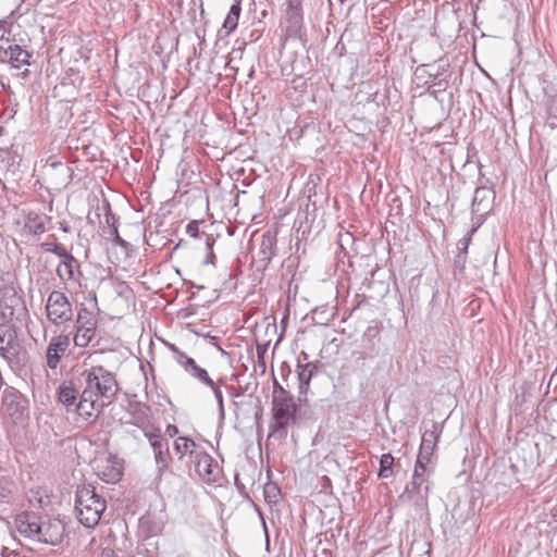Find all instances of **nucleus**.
Instances as JSON below:
<instances>
[{
    "instance_id": "nucleus-42",
    "label": "nucleus",
    "mask_w": 557,
    "mask_h": 557,
    "mask_svg": "<svg viewBox=\"0 0 557 557\" xmlns=\"http://www.w3.org/2000/svg\"><path fill=\"white\" fill-rule=\"evenodd\" d=\"M186 233L190 237H197L199 236V225L197 221H190L186 226Z\"/></svg>"
},
{
    "instance_id": "nucleus-27",
    "label": "nucleus",
    "mask_w": 557,
    "mask_h": 557,
    "mask_svg": "<svg viewBox=\"0 0 557 557\" xmlns=\"http://www.w3.org/2000/svg\"><path fill=\"white\" fill-rule=\"evenodd\" d=\"M297 370H298L299 393L306 394L309 388L310 381H311L312 376L314 375V373L317 372V366L311 362H308L305 364L298 363Z\"/></svg>"
},
{
    "instance_id": "nucleus-24",
    "label": "nucleus",
    "mask_w": 557,
    "mask_h": 557,
    "mask_svg": "<svg viewBox=\"0 0 557 557\" xmlns=\"http://www.w3.org/2000/svg\"><path fill=\"white\" fill-rule=\"evenodd\" d=\"M150 447L152 448L153 451L157 471L159 474H162L169 469L171 461L169 444L166 441L162 440L151 445Z\"/></svg>"
},
{
    "instance_id": "nucleus-1",
    "label": "nucleus",
    "mask_w": 557,
    "mask_h": 557,
    "mask_svg": "<svg viewBox=\"0 0 557 557\" xmlns=\"http://www.w3.org/2000/svg\"><path fill=\"white\" fill-rule=\"evenodd\" d=\"M298 406L294 397L276 381L273 384L272 412L273 424L270 436L280 440L286 438L288 428L296 423Z\"/></svg>"
},
{
    "instance_id": "nucleus-40",
    "label": "nucleus",
    "mask_w": 557,
    "mask_h": 557,
    "mask_svg": "<svg viewBox=\"0 0 557 557\" xmlns=\"http://www.w3.org/2000/svg\"><path fill=\"white\" fill-rule=\"evenodd\" d=\"M547 113L550 120L557 121V94L549 98Z\"/></svg>"
},
{
    "instance_id": "nucleus-44",
    "label": "nucleus",
    "mask_w": 557,
    "mask_h": 557,
    "mask_svg": "<svg viewBox=\"0 0 557 557\" xmlns=\"http://www.w3.org/2000/svg\"><path fill=\"white\" fill-rule=\"evenodd\" d=\"M466 259H467V256L460 258V253H457V256L455 258V267L463 269Z\"/></svg>"
},
{
    "instance_id": "nucleus-45",
    "label": "nucleus",
    "mask_w": 557,
    "mask_h": 557,
    "mask_svg": "<svg viewBox=\"0 0 557 557\" xmlns=\"http://www.w3.org/2000/svg\"><path fill=\"white\" fill-rule=\"evenodd\" d=\"M227 392L234 398L240 397L243 395V393L238 391L235 386H228Z\"/></svg>"
},
{
    "instance_id": "nucleus-9",
    "label": "nucleus",
    "mask_w": 557,
    "mask_h": 557,
    "mask_svg": "<svg viewBox=\"0 0 557 557\" xmlns=\"http://www.w3.org/2000/svg\"><path fill=\"white\" fill-rule=\"evenodd\" d=\"M18 354V341L11 319L0 317V355L11 360Z\"/></svg>"
},
{
    "instance_id": "nucleus-19",
    "label": "nucleus",
    "mask_w": 557,
    "mask_h": 557,
    "mask_svg": "<svg viewBox=\"0 0 557 557\" xmlns=\"http://www.w3.org/2000/svg\"><path fill=\"white\" fill-rule=\"evenodd\" d=\"M22 297L13 287L4 286L0 288V306L2 308L0 317L11 318L16 309L22 307Z\"/></svg>"
},
{
    "instance_id": "nucleus-37",
    "label": "nucleus",
    "mask_w": 557,
    "mask_h": 557,
    "mask_svg": "<svg viewBox=\"0 0 557 557\" xmlns=\"http://www.w3.org/2000/svg\"><path fill=\"white\" fill-rule=\"evenodd\" d=\"M280 494V488L275 484H267L264 487V497L270 503H276V497Z\"/></svg>"
},
{
    "instance_id": "nucleus-5",
    "label": "nucleus",
    "mask_w": 557,
    "mask_h": 557,
    "mask_svg": "<svg viewBox=\"0 0 557 557\" xmlns=\"http://www.w3.org/2000/svg\"><path fill=\"white\" fill-rule=\"evenodd\" d=\"M431 463V461H425L418 458L416 460L411 481L405 488V494L407 497L411 500H414L416 503L426 499L430 492L429 478L433 471Z\"/></svg>"
},
{
    "instance_id": "nucleus-33",
    "label": "nucleus",
    "mask_w": 557,
    "mask_h": 557,
    "mask_svg": "<svg viewBox=\"0 0 557 557\" xmlns=\"http://www.w3.org/2000/svg\"><path fill=\"white\" fill-rule=\"evenodd\" d=\"M41 248L45 251L52 252L60 258L66 257V255L69 253L64 246L55 242H45L41 244Z\"/></svg>"
},
{
    "instance_id": "nucleus-16",
    "label": "nucleus",
    "mask_w": 557,
    "mask_h": 557,
    "mask_svg": "<svg viewBox=\"0 0 557 557\" xmlns=\"http://www.w3.org/2000/svg\"><path fill=\"white\" fill-rule=\"evenodd\" d=\"M97 474L106 483L115 484L122 478V465L115 457H108L97 462Z\"/></svg>"
},
{
    "instance_id": "nucleus-10",
    "label": "nucleus",
    "mask_w": 557,
    "mask_h": 557,
    "mask_svg": "<svg viewBox=\"0 0 557 557\" xmlns=\"http://www.w3.org/2000/svg\"><path fill=\"white\" fill-rule=\"evenodd\" d=\"M381 342L377 327H368L361 337L360 350L356 351V363L364 366L367 359H373L379 354Z\"/></svg>"
},
{
    "instance_id": "nucleus-35",
    "label": "nucleus",
    "mask_w": 557,
    "mask_h": 557,
    "mask_svg": "<svg viewBox=\"0 0 557 557\" xmlns=\"http://www.w3.org/2000/svg\"><path fill=\"white\" fill-rule=\"evenodd\" d=\"M104 222L109 231L113 230V227H117V218L112 212L109 203H106L104 206Z\"/></svg>"
},
{
    "instance_id": "nucleus-46",
    "label": "nucleus",
    "mask_w": 557,
    "mask_h": 557,
    "mask_svg": "<svg viewBox=\"0 0 557 557\" xmlns=\"http://www.w3.org/2000/svg\"><path fill=\"white\" fill-rule=\"evenodd\" d=\"M263 527H264V530L267 531V523L263 521Z\"/></svg>"
},
{
    "instance_id": "nucleus-43",
    "label": "nucleus",
    "mask_w": 557,
    "mask_h": 557,
    "mask_svg": "<svg viewBox=\"0 0 557 557\" xmlns=\"http://www.w3.org/2000/svg\"><path fill=\"white\" fill-rule=\"evenodd\" d=\"M164 433L169 437H174L178 434V428L175 424H168Z\"/></svg>"
},
{
    "instance_id": "nucleus-6",
    "label": "nucleus",
    "mask_w": 557,
    "mask_h": 557,
    "mask_svg": "<svg viewBox=\"0 0 557 557\" xmlns=\"http://www.w3.org/2000/svg\"><path fill=\"white\" fill-rule=\"evenodd\" d=\"M97 323L98 321L94 312L84 306L78 308L73 337L75 346L85 348L89 345L95 337Z\"/></svg>"
},
{
    "instance_id": "nucleus-28",
    "label": "nucleus",
    "mask_w": 557,
    "mask_h": 557,
    "mask_svg": "<svg viewBox=\"0 0 557 557\" xmlns=\"http://www.w3.org/2000/svg\"><path fill=\"white\" fill-rule=\"evenodd\" d=\"M240 12L242 0H234V3L231 5V9L223 23V28L226 29L227 35L237 28Z\"/></svg>"
},
{
    "instance_id": "nucleus-29",
    "label": "nucleus",
    "mask_w": 557,
    "mask_h": 557,
    "mask_svg": "<svg viewBox=\"0 0 557 557\" xmlns=\"http://www.w3.org/2000/svg\"><path fill=\"white\" fill-rule=\"evenodd\" d=\"M58 398L59 401L65 406H71L75 404L76 389L72 382H63L59 386Z\"/></svg>"
},
{
    "instance_id": "nucleus-31",
    "label": "nucleus",
    "mask_w": 557,
    "mask_h": 557,
    "mask_svg": "<svg viewBox=\"0 0 557 557\" xmlns=\"http://www.w3.org/2000/svg\"><path fill=\"white\" fill-rule=\"evenodd\" d=\"M394 457L392 454H383L380 458L379 476L381 479H388L393 474Z\"/></svg>"
},
{
    "instance_id": "nucleus-22",
    "label": "nucleus",
    "mask_w": 557,
    "mask_h": 557,
    "mask_svg": "<svg viewBox=\"0 0 557 557\" xmlns=\"http://www.w3.org/2000/svg\"><path fill=\"white\" fill-rule=\"evenodd\" d=\"M494 198L495 194L492 188L476 187L472 199V212L479 215L486 214L492 208Z\"/></svg>"
},
{
    "instance_id": "nucleus-38",
    "label": "nucleus",
    "mask_w": 557,
    "mask_h": 557,
    "mask_svg": "<svg viewBox=\"0 0 557 557\" xmlns=\"http://www.w3.org/2000/svg\"><path fill=\"white\" fill-rule=\"evenodd\" d=\"M215 243V239L209 235H206V247L208 249V255H207V258L205 260V263L206 264H213V260L215 258L214 253H213V245Z\"/></svg>"
},
{
    "instance_id": "nucleus-30",
    "label": "nucleus",
    "mask_w": 557,
    "mask_h": 557,
    "mask_svg": "<svg viewBox=\"0 0 557 557\" xmlns=\"http://www.w3.org/2000/svg\"><path fill=\"white\" fill-rule=\"evenodd\" d=\"M47 216L45 215H28L25 222V227L34 235H40L46 231Z\"/></svg>"
},
{
    "instance_id": "nucleus-7",
    "label": "nucleus",
    "mask_w": 557,
    "mask_h": 557,
    "mask_svg": "<svg viewBox=\"0 0 557 557\" xmlns=\"http://www.w3.org/2000/svg\"><path fill=\"white\" fill-rule=\"evenodd\" d=\"M284 37L297 38L304 28V14L301 0H286V9L281 23Z\"/></svg>"
},
{
    "instance_id": "nucleus-2",
    "label": "nucleus",
    "mask_w": 557,
    "mask_h": 557,
    "mask_svg": "<svg viewBox=\"0 0 557 557\" xmlns=\"http://www.w3.org/2000/svg\"><path fill=\"white\" fill-rule=\"evenodd\" d=\"M82 377L85 382L83 391L87 392L88 396L98 397L103 401L107 400V404H109L117 394L119 383L116 376L103 366L85 368L82 372Z\"/></svg>"
},
{
    "instance_id": "nucleus-12",
    "label": "nucleus",
    "mask_w": 557,
    "mask_h": 557,
    "mask_svg": "<svg viewBox=\"0 0 557 557\" xmlns=\"http://www.w3.org/2000/svg\"><path fill=\"white\" fill-rule=\"evenodd\" d=\"M65 527L60 519H47L41 521L38 542L58 545L62 542Z\"/></svg>"
},
{
    "instance_id": "nucleus-11",
    "label": "nucleus",
    "mask_w": 557,
    "mask_h": 557,
    "mask_svg": "<svg viewBox=\"0 0 557 557\" xmlns=\"http://www.w3.org/2000/svg\"><path fill=\"white\" fill-rule=\"evenodd\" d=\"M2 405L8 414L13 419H20L28 409L27 398L16 388L7 387L2 395Z\"/></svg>"
},
{
    "instance_id": "nucleus-25",
    "label": "nucleus",
    "mask_w": 557,
    "mask_h": 557,
    "mask_svg": "<svg viewBox=\"0 0 557 557\" xmlns=\"http://www.w3.org/2000/svg\"><path fill=\"white\" fill-rule=\"evenodd\" d=\"M276 234L267 231L262 234L259 248L260 260L267 265L276 255Z\"/></svg>"
},
{
    "instance_id": "nucleus-23",
    "label": "nucleus",
    "mask_w": 557,
    "mask_h": 557,
    "mask_svg": "<svg viewBox=\"0 0 557 557\" xmlns=\"http://www.w3.org/2000/svg\"><path fill=\"white\" fill-rule=\"evenodd\" d=\"M173 448L180 460L189 457L190 460L194 461L196 455L203 451V449H200L196 442L188 436L176 437L173 443Z\"/></svg>"
},
{
    "instance_id": "nucleus-47",
    "label": "nucleus",
    "mask_w": 557,
    "mask_h": 557,
    "mask_svg": "<svg viewBox=\"0 0 557 557\" xmlns=\"http://www.w3.org/2000/svg\"><path fill=\"white\" fill-rule=\"evenodd\" d=\"M341 3H344L346 0H338Z\"/></svg>"
},
{
    "instance_id": "nucleus-41",
    "label": "nucleus",
    "mask_w": 557,
    "mask_h": 557,
    "mask_svg": "<svg viewBox=\"0 0 557 557\" xmlns=\"http://www.w3.org/2000/svg\"><path fill=\"white\" fill-rule=\"evenodd\" d=\"M109 234L116 246L123 248H127L129 246L128 242H126L120 236L117 227H113V230L109 231Z\"/></svg>"
},
{
    "instance_id": "nucleus-14",
    "label": "nucleus",
    "mask_w": 557,
    "mask_h": 557,
    "mask_svg": "<svg viewBox=\"0 0 557 557\" xmlns=\"http://www.w3.org/2000/svg\"><path fill=\"white\" fill-rule=\"evenodd\" d=\"M195 471L206 482H215L219 476V467L214 459L205 450L196 455Z\"/></svg>"
},
{
    "instance_id": "nucleus-13",
    "label": "nucleus",
    "mask_w": 557,
    "mask_h": 557,
    "mask_svg": "<svg viewBox=\"0 0 557 557\" xmlns=\"http://www.w3.org/2000/svg\"><path fill=\"white\" fill-rule=\"evenodd\" d=\"M71 343L70 334H59L53 336L47 347V366L51 370L58 368L61 357L65 354Z\"/></svg>"
},
{
    "instance_id": "nucleus-18",
    "label": "nucleus",
    "mask_w": 557,
    "mask_h": 557,
    "mask_svg": "<svg viewBox=\"0 0 557 557\" xmlns=\"http://www.w3.org/2000/svg\"><path fill=\"white\" fill-rule=\"evenodd\" d=\"M442 430L436 423L432 424L431 430H426L421 438V444L417 458L432 462L434 449L438 442Z\"/></svg>"
},
{
    "instance_id": "nucleus-32",
    "label": "nucleus",
    "mask_w": 557,
    "mask_h": 557,
    "mask_svg": "<svg viewBox=\"0 0 557 557\" xmlns=\"http://www.w3.org/2000/svg\"><path fill=\"white\" fill-rule=\"evenodd\" d=\"M2 111L0 113V124H8L11 122L17 113V102L9 101L8 103L1 104Z\"/></svg>"
},
{
    "instance_id": "nucleus-20",
    "label": "nucleus",
    "mask_w": 557,
    "mask_h": 557,
    "mask_svg": "<svg viewBox=\"0 0 557 557\" xmlns=\"http://www.w3.org/2000/svg\"><path fill=\"white\" fill-rule=\"evenodd\" d=\"M194 379L198 380L200 383L207 385L210 387L214 394V397L218 403L219 408V418L220 421H223L225 419V409H224V399L223 394L221 391V384H224V380H219L218 382H214L208 374L207 370L201 368L198 372H196L193 375Z\"/></svg>"
},
{
    "instance_id": "nucleus-36",
    "label": "nucleus",
    "mask_w": 557,
    "mask_h": 557,
    "mask_svg": "<svg viewBox=\"0 0 557 557\" xmlns=\"http://www.w3.org/2000/svg\"><path fill=\"white\" fill-rule=\"evenodd\" d=\"M12 492V482L7 478H0V500H4Z\"/></svg>"
},
{
    "instance_id": "nucleus-17",
    "label": "nucleus",
    "mask_w": 557,
    "mask_h": 557,
    "mask_svg": "<svg viewBox=\"0 0 557 557\" xmlns=\"http://www.w3.org/2000/svg\"><path fill=\"white\" fill-rule=\"evenodd\" d=\"M87 394L85 391L82 392L81 399L76 406L77 413L86 421L96 418L107 406V403L103 400Z\"/></svg>"
},
{
    "instance_id": "nucleus-26",
    "label": "nucleus",
    "mask_w": 557,
    "mask_h": 557,
    "mask_svg": "<svg viewBox=\"0 0 557 557\" xmlns=\"http://www.w3.org/2000/svg\"><path fill=\"white\" fill-rule=\"evenodd\" d=\"M166 346L174 354V360L176 363H178L190 376L201 369L193 358L188 357L176 345L168 343Z\"/></svg>"
},
{
    "instance_id": "nucleus-4",
    "label": "nucleus",
    "mask_w": 557,
    "mask_h": 557,
    "mask_svg": "<svg viewBox=\"0 0 557 557\" xmlns=\"http://www.w3.org/2000/svg\"><path fill=\"white\" fill-rule=\"evenodd\" d=\"M45 312L47 320L57 327L66 326L73 322V305L62 290L54 289L48 295Z\"/></svg>"
},
{
    "instance_id": "nucleus-39",
    "label": "nucleus",
    "mask_w": 557,
    "mask_h": 557,
    "mask_svg": "<svg viewBox=\"0 0 557 557\" xmlns=\"http://www.w3.org/2000/svg\"><path fill=\"white\" fill-rule=\"evenodd\" d=\"M144 435L148 440L150 446L163 440L158 428L152 430H146L144 432Z\"/></svg>"
},
{
    "instance_id": "nucleus-21",
    "label": "nucleus",
    "mask_w": 557,
    "mask_h": 557,
    "mask_svg": "<svg viewBox=\"0 0 557 557\" xmlns=\"http://www.w3.org/2000/svg\"><path fill=\"white\" fill-rule=\"evenodd\" d=\"M62 259L63 260L57 268V275L59 278L64 283L78 282L81 276V265L78 260L75 259L71 253H67L66 257H63Z\"/></svg>"
},
{
    "instance_id": "nucleus-8",
    "label": "nucleus",
    "mask_w": 557,
    "mask_h": 557,
    "mask_svg": "<svg viewBox=\"0 0 557 557\" xmlns=\"http://www.w3.org/2000/svg\"><path fill=\"white\" fill-rule=\"evenodd\" d=\"M32 53L4 36L0 37V62L9 63L14 69L29 65Z\"/></svg>"
},
{
    "instance_id": "nucleus-34",
    "label": "nucleus",
    "mask_w": 557,
    "mask_h": 557,
    "mask_svg": "<svg viewBox=\"0 0 557 557\" xmlns=\"http://www.w3.org/2000/svg\"><path fill=\"white\" fill-rule=\"evenodd\" d=\"M474 232H475V228H471L466 236H463L461 239L458 240L457 249H458V253H460V258L467 256L468 248L471 243V237Z\"/></svg>"
},
{
    "instance_id": "nucleus-3",
    "label": "nucleus",
    "mask_w": 557,
    "mask_h": 557,
    "mask_svg": "<svg viewBox=\"0 0 557 557\" xmlns=\"http://www.w3.org/2000/svg\"><path fill=\"white\" fill-rule=\"evenodd\" d=\"M106 508V500L95 492V487L91 485H83L77 488L75 511L78 521L84 527H96Z\"/></svg>"
},
{
    "instance_id": "nucleus-15",
    "label": "nucleus",
    "mask_w": 557,
    "mask_h": 557,
    "mask_svg": "<svg viewBox=\"0 0 557 557\" xmlns=\"http://www.w3.org/2000/svg\"><path fill=\"white\" fill-rule=\"evenodd\" d=\"M16 530L32 540L38 541L40 530V519L34 512L24 511L16 515L14 519Z\"/></svg>"
}]
</instances>
